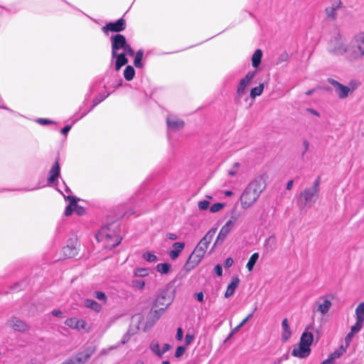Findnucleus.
<instances>
[{"instance_id": "obj_45", "label": "nucleus", "mask_w": 364, "mask_h": 364, "mask_svg": "<svg viewBox=\"0 0 364 364\" xmlns=\"http://www.w3.org/2000/svg\"><path fill=\"white\" fill-rule=\"evenodd\" d=\"M150 348L156 355L161 356V350H160L159 345L157 342H152L150 345Z\"/></svg>"}, {"instance_id": "obj_15", "label": "nucleus", "mask_w": 364, "mask_h": 364, "mask_svg": "<svg viewBox=\"0 0 364 364\" xmlns=\"http://www.w3.org/2000/svg\"><path fill=\"white\" fill-rule=\"evenodd\" d=\"M8 326L20 332H26L28 330V326L17 317H11L8 321Z\"/></svg>"}, {"instance_id": "obj_42", "label": "nucleus", "mask_w": 364, "mask_h": 364, "mask_svg": "<svg viewBox=\"0 0 364 364\" xmlns=\"http://www.w3.org/2000/svg\"><path fill=\"white\" fill-rule=\"evenodd\" d=\"M363 323L355 321V323L351 327L350 331L353 334L358 333L363 328Z\"/></svg>"}, {"instance_id": "obj_7", "label": "nucleus", "mask_w": 364, "mask_h": 364, "mask_svg": "<svg viewBox=\"0 0 364 364\" xmlns=\"http://www.w3.org/2000/svg\"><path fill=\"white\" fill-rule=\"evenodd\" d=\"M348 46V42L340 35L333 37L328 43V51L336 55H343L346 54Z\"/></svg>"}, {"instance_id": "obj_6", "label": "nucleus", "mask_w": 364, "mask_h": 364, "mask_svg": "<svg viewBox=\"0 0 364 364\" xmlns=\"http://www.w3.org/2000/svg\"><path fill=\"white\" fill-rule=\"evenodd\" d=\"M319 184L320 178H317L311 187L306 188L300 194V198L304 200V205L302 208L304 207H311L316 203L319 196Z\"/></svg>"}, {"instance_id": "obj_32", "label": "nucleus", "mask_w": 364, "mask_h": 364, "mask_svg": "<svg viewBox=\"0 0 364 364\" xmlns=\"http://www.w3.org/2000/svg\"><path fill=\"white\" fill-rule=\"evenodd\" d=\"M171 268V265L168 263H159L156 266V269L158 272L166 274H168Z\"/></svg>"}, {"instance_id": "obj_21", "label": "nucleus", "mask_w": 364, "mask_h": 364, "mask_svg": "<svg viewBox=\"0 0 364 364\" xmlns=\"http://www.w3.org/2000/svg\"><path fill=\"white\" fill-rule=\"evenodd\" d=\"M240 283V279L237 277L232 278L230 283L228 284L225 293V297L229 298L235 293V289L237 288Z\"/></svg>"}, {"instance_id": "obj_61", "label": "nucleus", "mask_w": 364, "mask_h": 364, "mask_svg": "<svg viewBox=\"0 0 364 364\" xmlns=\"http://www.w3.org/2000/svg\"><path fill=\"white\" fill-rule=\"evenodd\" d=\"M334 361L328 356V358L324 360L321 364H333Z\"/></svg>"}, {"instance_id": "obj_31", "label": "nucleus", "mask_w": 364, "mask_h": 364, "mask_svg": "<svg viewBox=\"0 0 364 364\" xmlns=\"http://www.w3.org/2000/svg\"><path fill=\"white\" fill-rule=\"evenodd\" d=\"M253 316V312L248 314L236 327H235L230 333L228 338H231L233 334L237 333Z\"/></svg>"}, {"instance_id": "obj_35", "label": "nucleus", "mask_w": 364, "mask_h": 364, "mask_svg": "<svg viewBox=\"0 0 364 364\" xmlns=\"http://www.w3.org/2000/svg\"><path fill=\"white\" fill-rule=\"evenodd\" d=\"M134 75H135V70H134V68L131 65L127 66L124 71V78L127 80L130 81L134 78Z\"/></svg>"}, {"instance_id": "obj_63", "label": "nucleus", "mask_w": 364, "mask_h": 364, "mask_svg": "<svg viewBox=\"0 0 364 364\" xmlns=\"http://www.w3.org/2000/svg\"><path fill=\"white\" fill-rule=\"evenodd\" d=\"M288 358H289L288 354H284L282 356H281L280 358H279L277 359H278V360L280 361V363H282V362H283L284 360H288Z\"/></svg>"}, {"instance_id": "obj_38", "label": "nucleus", "mask_w": 364, "mask_h": 364, "mask_svg": "<svg viewBox=\"0 0 364 364\" xmlns=\"http://www.w3.org/2000/svg\"><path fill=\"white\" fill-rule=\"evenodd\" d=\"M109 93L108 92H103V93H100L97 97H96L94 100H93V105L92 106V109L94 107L97 106L98 104H100L101 102H102L105 99H106L108 96H109Z\"/></svg>"}, {"instance_id": "obj_22", "label": "nucleus", "mask_w": 364, "mask_h": 364, "mask_svg": "<svg viewBox=\"0 0 364 364\" xmlns=\"http://www.w3.org/2000/svg\"><path fill=\"white\" fill-rule=\"evenodd\" d=\"M307 329L301 334L299 343H301L303 346H306L307 347L311 348V346L314 341V336L311 332H308Z\"/></svg>"}, {"instance_id": "obj_52", "label": "nucleus", "mask_w": 364, "mask_h": 364, "mask_svg": "<svg viewBox=\"0 0 364 364\" xmlns=\"http://www.w3.org/2000/svg\"><path fill=\"white\" fill-rule=\"evenodd\" d=\"M214 271H215V273L220 277L222 276L223 274V268H222V266L220 264H217L215 268H214Z\"/></svg>"}, {"instance_id": "obj_10", "label": "nucleus", "mask_w": 364, "mask_h": 364, "mask_svg": "<svg viewBox=\"0 0 364 364\" xmlns=\"http://www.w3.org/2000/svg\"><path fill=\"white\" fill-rule=\"evenodd\" d=\"M328 82L334 87V90L339 99H346L351 95L347 85H344L334 79H328Z\"/></svg>"}, {"instance_id": "obj_37", "label": "nucleus", "mask_w": 364, "mask_h": 364, "mask_svg": "<svg viewBox=\"0 0 364 364\" xmlns=\"http://www.w3.org/2000/svg\"><path fill=\"white\" fill-rule=\"evenodd\" d=\"M149 269L148 268H136L133 274L135 277H144L149 275Z\"/></svg>"}, {"instance_id": "obj_27", "label": "nucleus", "mask_w": 364, "mask_h": 364, "mask_svg": "<svg viewBox=\"0 0 364 364\" xmlns=\"http://www.w3.org/2000/svg\"><path fill=\"white\" fill-rule=\"evenodd\" d=\"M262 52L260 49H257L252 56V64L254 68H257L261 63Z\"/></svg>"}, {"instance_id": "obj_40", "label": "nucleus", "mask_w": 364, "mask_h": 364, "mask_svg": "<svg viewBox=\"0 0 364 364\" xmlns=\"http://www.w3.org/2000/svg\"><path fill=\"white\" fill-rule=\"evenodd\" d=\"M132 285L134 288L139 290H143L145 287V282L141 279H133Z\"/></svg>"}, {"instance_id": "obj_13", "label": "nucleus", "mask_w": 364, "mask_h": 364, "mask_svg": "<svg viewBox=\"0 0 364 364\" xmlns=\"http://www.w3.org/2000/svg\"><path fill=\"white\" fill-rule=\"evenodd\" d=\"M126 26L125 21L123 18H119L115 22H110L107 23L102 27L104 33H107L109 31L119 32L124 31Z\"/></svg>"}, {"instance_id": "obj_1", "label": "nucleus", "mask_w": 364, "mask_h": 364, "mask_svg": "<svg viewBox=\"0 0 364 364\" xmlns=\"http://www.w3.org/2000/svg\"><path fill=\"white\" fill-rule=\"evenodd\" d=\"M264 188L262 178H257L245 188L240 196L241 207L247 209L252 207L259 198Z\"/></svg>"}, {"instance_id": "obj_5", "label": "nucleus", "mask_w": 364, "mask_h": 364, "mask_svg": "<svg viewBox=\"0 0 364 364\" xmlns=\"http://www.w3.org/2000/svg\"><path fill=\"white\" fill-rule=\"evenodd\" d=\"M112 46V58L117 55L119 50L125 52L128 55L133 56L134 51L132 47L127 43L126 38L122 34L112 35L110 38Z\"/></svg>"}, {"instance_id": "obj_14", "label": "nucleus", "mask_w": 364, "mask_h": 364, "mask_svg": "<svg viewBox=\"0 0 364 364\" xmlns=\"http://www.w3.org/2000/svg\"><path fill=\"white\" fill-rule=\"evenodd\" d=\"M166 123L169 131L176 132L183 129L184 122L176 116L170 114L167 117Z\"/></svg>"}, {"instance_id": "obj_54", "label": "nucleus", "mask_w": 364, "mask_h": 364, "mask_svg": "<svg viewBox=\"0 0 364 364\" xmlns=\"http://www.w3.org/2000/svg\"><path fill=\"white\" fill-rule=\"evenodd\" d=\"M238 166H239L238 163L235 164L234 167L231 170L229 171V172H228L229 175L235 176L237 173V171Z\"/></svg>"}, {"instance_id": "obj_51", "label": "nucleus", "mask_w": 364, "mask_h": 364, "mask_svg": "<svg viewBox=\"0 0 364 364\" xmlns=\"http://www.w3.org/2000/svg\"><path fill=\"white\" fill-rule=\"evenodd\" d=\"M36 122L41 125H46L53 123L52 121L43 118H38L36 119Z\"/></svg>"}, {"instance_id": "obj_55", "label": "nucleus", "mask_w": 364, "mask_h": 364, "mask_svg": "<svg viewBox=\"0 0 364 364\" xmlns=\"http://www.w3.org/2000/svg\"><path fill=\"white\" fill-rule=\"evenodd\" d=\"M233 264V259L231 257H228L225 261V266L227 268L232 267Z\"/></svg>"}, {"instance_id": "obj_34", "label": "nucleus", "mask_w": 364, "mask_h": 364, "mask_svg": "<svg viewBox=\"0 0 364 364\" xmlns=\"http://www.w3.org/2000/svg\"><path fill=\"white\" fill-rule=\"evenodd\" d=\"M258 258H259V254L257 252H255L251 255V257L249 259V260L247 263V265H246L249 272H251L253 269V267H254L255 264H256Z\"/></svg>"}, {"instance_id": "obj_47", "label": "nucleus", "mask_w": 364, "mask_h": 364, "mask_svg": "<svg viewBox=\"0 0 364 364\" xmlns=\"http://www.w3.org/2000/svg\"><path fill=\"white\" fill-rule=\"evenodd\" d=\"M95 297L96 299H97L98 300L103 301L104 303H106L107 299V296L102 291H95Z\"/></svg>"}, {"instance_id": "obj_39", "label": "nucleus", "mask_w": 364, "mask_h": 364, "mask_svg": "<svg viewBox=\"0 0 364 364\" xmlns=\"http://www.w3.org/2000/svg\"><path fill=\"white\" fill-rule=\"evenodd\" d=\"M142 257L149 262H154L157 260V257L152 252H146L142 255Z\"/></svg>"}, {"instance_id": "obj_24", "label": "nucleus", "mask_w": 364, "mask_h": 364, "mask_svg": "<svg viewBox=\"0 0 364 364\" xmlns=\"http://www.w3.org/2000/svg\"><path fill=\"white\" fill-rule=\"evenodd\" d=\"M237 220V218L236 216H235V215L231 216L230 218L221 228L220 230H222L223 232H227L229 234V232L233 228Z\"/></svg>"}, {"instance_id": "obj_9", "label": "nucleus", "mask_w": 364, "mask_h": 364, "mask_svg": "<svg viewBox=\"0 0 364 364\" xmlns=\"http://www.w3.org/2000/svg\"><path fill=\"white\" fill-rule=\"evenodd\" d=\"M256 74V70L249 71L244 77L240 80L237 86V96L238 97H242L246 93L247 87L252 84Z\"/></svg>"}, {"instance_id": "obj_16", "label": "nucleus", "mask_w": 364, "mask_h": 364, "mask_svg": "<svg viewBox=\"0 0 364 364\" xmlns=\"http://www.w3.org/2000/svg\"><path fill=\"white\" fill-rule=\"evenodd\" d=\"M311 353V348L306 346H303L301 343L294 347L291 355L294 357L299 358H305L308 357Z\"/></svg>"}, {"instance_id": "obj_46", "label": "nucleus", "mask_w": 364, "mask_h": 364, "mask_svg": "<svg viewBox=\"0 0 364 364\" xmlns=\"http://www.w3.org/2000/svg\"><path fill=\"white\" fill-rule=\"evenodd\" d=\"M209 205H210V202L206 200H200L198 203V209L200 210H207L208 208Z\"/></svg>"}, {"instance_id": "obj_57", "label": "nucleus", "mask_w": 364, "mask_h": 364, "mask_svg": "<svg viewBox=\"0 0 364 364\" xmlns=\"http://www.w3.org/2000/svg\"><path fill=\"white\" fill-rule=\"evenodd\" d=\"M170 348H171L170 345H168L167 343L164 344V346L162 347V350H161V355L164 353H165L166 352H167L170 349Z\"/></svg>"}, {"instance_id": "obj_36", "label": "nucleus", "mask_w": 364, "mask_h": 364, "mask_svg": "<svg viewBox=\"0 0 364 364\" xmlns=\"http://www.w3.org/2000/svg\"><path fill=\"white\" fill-rule=\"evenodd\" d=\"M144 51L142 50H139L135 53L134 64L136 68H141L142 63L141 60L143 58Z\"/></svg>"}, {"instance_id": "obj_20", "label": "nucleus", "mask_w": 364, "mask_h": 364, "mask_svg": "<svg viewBox=\"0 0 364 364\" xmlns=\"http://www.w3.org/2000/svg\"><path fill=\"white\" fill-rule=\"evenodd\" d=\"M60 175V166L58 161H56L52 166L49 171V177L48 178V183L50 186L59 177Z\"/></svg>"}, {"instance_id": "obj_28", "label": "nucleus", "mask_w": 364, "mask_h": 364, "mask_svg": "<svg viewBox=\"0 0 364 364\" xmlns=\"http://www.w3.org/2000/svg\"><path fill=\"white\" fill-rule=\"evenodd\" d=\"M63 253L67 257H73L77 255V250L75 245H68L63 247Z\"/></svg>"}, {"instance_id": "obj_25", "label": "nucleus", "mask_w": 364, "mask_h": 364, "mask_svg": "<svg viewBox=\"0 0 364 364\" xmlns=\"http://www.w3.org/2000/svg\"><path fill=\"white\" fill-rule=\"evenodd\" d=\"M355 317L356 321L364 323V302H360L356 307Z\"/></svg>"}, {"instance_id": "obj_59", "label": "nucleus", "mask_w": 364, "mask_h": 364, "mask_svg": "<svg viewBox=\"0 0 364 364\" xmlns=\"http://www.w3.org/2000/svg\"><path fill=\"white\" fill-rule=\"evenodd\" d=\"M196 299L198 301L203 302L204 299V295L203 292H198L196 294Z\"/></svg>"}, {"instance_id": "obj_4", "label": "nucleus", "mask_w": 364, "mask_h": 364, "mask_svg": "<svg viewBox=\"0 0 364 364\" xmlns=\"http://www.w3.org/2000/svg\"><path fill=\"white\" fill-rule=\"evenodd\" d=\"M96 239L100 242H104L105 247L107 249L116 247L122 240L112 229V225L102 227L96 235Z\"/></svg>"}, {"instance_id": "obj_12", "label": "nucleus", "mask_w": 364, "mask_h": 364, "mask_svg": "<svg viewBox=\"0 0 364 364\" xmlns=\"http://www.w3.org/2000/svg\"><path fill=\"white\" fill-rule=\"evenodd\" d=\"M65 323L68 327L73 329H76L77 331H88L87 324L86 321L81 318H77L75 317L69 318L65 321Z\"/></svg>"}, {"instance_id": "obj_43", "label": "nucleus", "mask_w": 364, "mask_h": 364, "mask_svg": "<svg viewBox=\"0 0 364 364\" xmlns=\"http://www.w3.org/2000/svg\"><path fill=\"white\" fill-rule=\"evenodd\" d=\"M360 82L357 80H351L348 85L347 86L348 89L350 90V92L351 95L353 93V92L359 87Z\"/></svg>"}, {"instance_id": "obj_3", "label": "nucleus", "mask_w": 364, "mask_h": 364, "mask_svg": "<svg viewBox=\"0 0 364 364\" xmlns=\"http://www.w3.org/2000/svg\"><path fill=\"white\" fill-rule=\"evenodd\" d=\"M215 232L214 230H210L204 235L190 255L187 264L193 263V267H194L200 263L214 237Z\"/></svg>"}, {"instance_id": "obj_62", "label": "nucleus", "mask_w": 364, "mask_h": 364, "mask_svg": "<svg viewBox=\"0 0 364 364\" xmlns=\"http://www.w3.org/2000/svg\"><path fill=\"white\" fill-rule=\"evenodd\" d=\"M288 358H289L288 354H284L282 356H281L280 358H279L277 359H278V360L280 361V363H282V362H283L284 360H288Z\"/></svg>"}, {"instance_id": "obj_41", "label": "nucleus", "mask_w": 364, "mask_h": 364, "mask_svg": "<svg viewBox=\"0 0 364 364\" xmlns=\"http://www.w3.org/2000/svg\"><path fill=\"white\" fill-rule=\"evenodd\" d=\"M224 206H225V204L223 203H214L210 207V211L211 213H217V212L220 211L221 209H223L224 208Z\"/></svg>"}, {"instance_id": "obj_18", "label": "nucleus", "mask_w": 364, "mask_h": 364, "mask_svg": "<svg viewBox=\"0 0 364 364\" xmlns=\"http://www.w3.org/2000/svg\"><path fill=\"white\" fill-rule=\"evenodd\" d=\"M291 334H292V333L290 329L288 319L287 318L283 319V321L282 322V332H281L282 341L283 342H287L291 338Z\"/></svg>"}, {"instance_id": "obj_50", "label": "nucleus", "mask_w": 364, "mask_h": 364, "mask_svg": "<svg viewBox=\"0 0 364 364\" xmlns=\"http://www.w3.org/2000/svg\"><path fill=\"white\" fill-rule=\"evenodd\" d=\"M186 351V347L184 346H178L177 347L176 352H175V356L176 358L181 357Z\"/></svg>"}, {"instance_id": "obj_49", "label": "nucleus", "mask_w": 364, "mask_h": 364, "mask_svg": "<svg viewBox=\"0 0 364 364\" xmlns=\"http://www.w3.org/2000/svg\"><path fill=\"white\" fill-rule=\"evenodd\" d=\"M355 334L352 333L351 332H349L346 338H345V343H346V346L344 347H346V348H348V347L349 346L350 342L352 341L353 340V338Z\"/></svg>"}, {"instance_id": "obj_8", "label": "nucleus", "mask_w": 364, "mask_h": 364, "mask_svg": "<svg viewBox=\"0 0 364 364\" xmlns=\"http://www.w3.org/2000/svg\"><path fill=\"white\" fill-rule=\"evenodd\" d=\"M70 192V190L68 187L65 188V193L62 192L65 199L69 200V204L65 210V215L70 216L73 211H75L78 215H83L85 213V209L77 204L78 199L75 196H70L69 194Z\"/></svg>"}, {"instance_id": "obj_44", "label": "nucleus", "mask_w": 364, "mask_h": 364, "mask_svg": "<svg viewBox=\"0 0 364 364\" xmlns=\"http://www.w3.org/2000/svg\"><path fill=\"white\" fill-rule=\"evenodd\" d=\"M228 235V233L223 232L222 230H220L219 234L217 237V239L215 242L214 247L217 244H221L224 241V240L225 239V237H227Z\"/></svg>"}, {"instance_id": "obj_19", "label": "nucleus", "mask_w": 364, "mask_h": 364, "mask_svg": "<svg viewBox=\"0 0 364 364\" xmlns=\"http://www.w3.org/2000/svg\"><path fill=\"white\" fill-rule=\"evenodd\" d=\"M185 247L184 242H176L172 245V250L168 253L170 258L173 260L178 257L180 253L183 251Z\"/></svg>"}, {"instance_id": "obj_33", "label": "nucleus", "mask_w": 364, "mask_h": 364, "mask_svg": "<svg viewBox=\"0 0 364 364\" xmlns=\"http://www.w3.org/2000/svg\"><path fill=\"white\" fill-rule=\"evenodd\" d=\"M346 347L341 346L338 349L333 352L329 357L334 361L336 359L339 358L346 351Z\"/></svg>"}, {"instance_id": "obj_26", "label": "nucleus", "mask_w": 364, "mask_h": 364, "mask_svg": "<svg viewBox=\"0 0 364 364\" xmlns=\"http://www.w3.org/2000/svg\"><path fill=\"white\" fill-rule=\"evenodd\" d=\"M84 305L87 308L90 309L95 312H100L102 310L101 304L92 299H85L84 301Z\"/></svg>"}, {"instance_id": "obj_48", "label": "nucleus", "mask_w": 364, "mask_h": 364, "mask_svg": "<svg viewBox=\"0 0 364 364\" xmlns=\"http://www.w3.org/2000/svg\"><path fill=\"white\" fill-rule=\"evenodd\" d=\"M193 340H194V335L191 332H188L186 334V337H185L186 346H189L193 341Z\"/></svg>"}, {"instance_id": "obj_30", "label": "nucleus", "mask_w": 364, "mask_h": 364, "mask_svg": "<svg viewBox=\"0 0 364 364\" xmlns=\"http://www.w3.org/2000/svg\"><path fill=\"white\" fill-rule=\"evenodd\" d=\"M264 90V83H260L258 86L251 89L250 96L252 99H255L260 96Z\"/></svg>"}, {"instance_id": "obj_17", "label": "nucleus", "mask_w": 364, "mask_h": 364, "mask_svg": "<svg viewBox=\"0 0 364 364\" xmlns=\"http://www.w3.org/2000/svg\"><path fill=\"white\" fill-rule=\"evenodd\" d=\"M341 0H331L330 5L326 8V14L328 18L335 19L337 16V11L341 7Z\"/></svg>"}, {"instance_id": "obj_29", "label": "nucleus", "mask_w": 364, "mask_h": 364, "mask_svg": "<svg viewBox=\"0 0 364 364\" xmlns=\"http://www.w3.org/2000/svg\"><path fill=\"white\" fill-rule=\"evenodd\" d=\"M277 239L274 236H269L264 241V247L267 251H272L276 247Z\"/></svg>"}, {"instance_id": "obj_60", "label": "nucleus", "mask_w": 364, "mask_h": 364, "mask_svg": "<svg viewBox=\"0 0 364 364\" xmlns=\"http://www.w3.org/2000/svg\"><path fill=\"white\" fill-rule=\"evenodd\" d=\"M167 237L169 240H175L178 239V235L176 234H175V233H168L167 234Z\"/></svg>"}, {"instance_id": "obj_23", "label": "nucleus", "mask_w": 364, "mask_h": 364, "mask_svg": "<svg viewBox=\"0 0 364 364\" xmlns=\"http://www.w3.org/2000/svg\"><path fill=\"white\" fill-rule=\"evenodd\" d=\"M127 53L122 52L120 53H117V55L114 58H116L115 69L116 70H120V68L128 63V59L126 57Z\"/></svg>"}, {"instance_id": "obj_11", "label": "nucleus", "mask_w": 364, "mask_h": 364, "mask_svg": "<svg viewBox=\"0 0 364 364\" xmlns=\"http://www.w3.org/2000/svg\"><path fill=\"white\" fill-rule=\"evenodd\" d=\"M332 306L331 300L326 296H321L314 305L316 311L319 312L321 315L326 314Z\"/></svg>"}, {"instance_id": "obj_58", "label": "nucleus", "mask_w": 364, "mask_h": 364, "mask_svg": "<svg viewBox=\"0 0 364 364\" xmlns=\"http://www.w3.org/2000/svg\"><path fill=\"white\" fill-rule=\"evenodd\" d=\"M52 314L55 316L61 317L63 316V312L60 310L55 309L52 311Z\"/></svg>"}, {"instance_id": "obj_56", "label": "nucleus", "mask_w": 364, "mask_h": 364, "mask_svg": "<svg viewBox=\"0 0 364 364\" xmlns=\"http://www.w3.org/2000/svg\"><path fill=\"white\" fill-rule=\"evenodd\" d=\"M72 126L71 125H66L61 129V133L64 135H66L68 132L70 130Z\"/></svg>"}, {"instance_id": "obj_64", "label": "nucleus", "mask_w": 364, "mask_h": 364, "mask_svg": "<svg viewBox=\"0 0 364 364\" xmlns=\"http://www.w3.org/2000/svg\"><path fill=\"white\" fill-rule=\"evenodd\" d=\"M307 111L315 116L319 117V113L315 109L309 108Z\"/></svg>"}, {"instance_id": "obj_53", "label": "nucleus", "mask_w": 364, "mask_h": 364, "mask_svg": "<svg viewBox=\"0 0 364 364\" xmlns=\"http://www.w3.org/2000/svg\"><path fill=\"white\" fill-rule=\"evenodd\" d=\"M183 330L181 328H178L177 329V332H176V338L178 340V341H181L182 338H183Z\"/></svg>"}, {"instance_id": "obj_2", "label": "nucleus", "mask_w": 364, "mask_h": 364, "mask_svg": "<svg viewBox=\"0 0 364 364\" xmlns=\"http://www.w3.org/2000/svg\"><path fill=\"white\" fill-rule=\"evenodd\" d=\"M345 58L350 63H356L363 60L364 58V31L355 35L348 42Z\"/></svg>"}]
</instances>
